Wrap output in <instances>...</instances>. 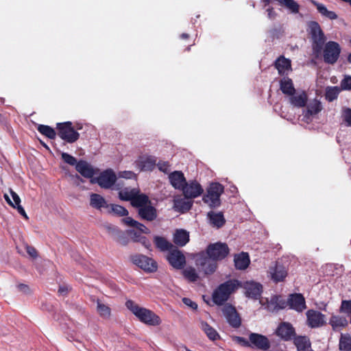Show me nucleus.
<instances>
[{
	"label": "nucleus",
	"instance_id": "obj_22",
	"mask_svg": "<svg viewBox=\"0 0 351 351\" xmlns=\"http://www.w3.org/2000/svg\"><path fill=\"white\" fill-rule=\"evenodd\" d=\"M169 178L171 185L178 189H183L186 184L184 173L182 171H175L169 174Z\"/></svg>",
	"mask_w": 351,
	"mask_h": 351
},
{
	"label": "nucleus",
	"instance_id": "obj_50",
	"mask_svg": "<svg viewBox=\"0 0 351 351\" xmlns=\"http://www.w3.org/2000/svg\"><path fill=\"white\" fill-rule=\"evenodd\" d=\"M62 158L66 163H67L70 165H72V166H73V165L76 166V164L78 162H77V160L75 157H73V156H71L67 153H62Z\"/></svg>",
	"mask_w": 351,
	"mask_h": 351
},
{
	"label": "nucleus",
	"instance_id": "obj_33",
	"mask_svg": "<svg viewBox=\"0 0 351 351\" xmlns=\"http://www.w3.org/2000/svg\"><path fill=\"white\" fill-rule=\"evenodd\" d=\"M121 221L125 225L135 228L137 230L141 231V232H144V234L149 233V230L145 225L134 220L130 217H126L122 219Z\"/></svg>",
	"mask_w": 351,
	"mask_h": 351
},
{
	"label": "nucleus",
	"instance_id": "obj_5",
	"mask_svg": "<svg viewBox=\"0 0 351 351\" xmlns=\"http://www.w3.org/2000/svg\"><path fill=\"white\" fill-rule=\"evenodd\" d=\"M311 34L313 40L312 49L314 54L317 57L321 54L326 41L325 35L319 25L316 21H312L310 24Z\"/></svg>",
	"mask_w": 351,
	"mask_h": 351
},
{
	"label": "nucleus",
	"instance_id": "obj_24",
	"mask_svg": "<svg viewBox=\"0 0 351 351\" xmlns=\"http://www.w3.org/2000/svg\"><path fill=\"white\" fill-rule=\"evenodd\" d=\"M308 101V96L305 91L299 93H294L289 96V103L296 108H303L306 106Z\"/></svg>",
	"mask_w": 351,
	"mask_h": 351
},
{
	"label": "nucleus",
	"instance_id": "obj_35",
	"mask_svg": "<svg viewBox=\"0 0 351 351\" xmlns=\"http://www.w3.org/2000/svg\"><path fill=\"white\" fill-rule=\"evenodd\" d=\"M262 292V285L259 283H250L246 287V293L249 297L257 299Z\"/></svg>",
	"mask_w": 351,
	"mask_h": 351
},
{
	"label": "nucleus",
	"instance_id": "obj_31",
	"mask_svg": "<svg viewBox=\"0 0 351 351\" xmlns=\"http://www.w3.org/2000/svg\"><path fill=\"white\" fill-rule=\"evenodd\" d=\"M189 241V234L186 230H177L173 235V242L176 245L183 247Z\"/></svg>",
	"mask_w": 351,
	"mask_h": 351
},
{
	"label": "nucleus",
	"instance_id": "obj_61",
	"mask_svg": "<svg viewBox=\"0 0 351 351\" xmlns=\"http://www.w3.org/2000/svg\"><path fill=\"white\" fill-rule=\"evenodd\" d=\"M267 15H268V17L270 19H274L276 16V12L274 11V8H269L267 10Z\"/></svg>",
	"mask_w": 351,
	"mask_h": 351
},
{
	"label": "nucleus",
	"instance_id": "obj_53",
	"mask_svg": "<svg viewBox=\"0 0 351 351\" xmlns=\"http://www.w3.org/2000/svg\"><path fill=\"white\" fill-rule=\"evenodd\" d=\"M128 234L130 236L131 239L133 241L137 242V239H138L141 237V234L139 230H130L128 231Z\"/></svg>",
	"mask_w": 351,
	"mask_h": 351
},
{
	"label": "nucleus",
	"instance_id": "obj_3",
	"mask_svg": "<svg viewBox=\"0 0 351 351\" xmlns=\"http://www.w3.org/2000/svg\"><path fill=\"white\" fill-rule=\"evenodd\" d=\"M224 191V187L219 182L211 183L207 189L206 194L203 197V201L212 208L221 205L220 196Z\"/></svg>",
	"mask_w": 351,
	"mask_h": 351
},
{
	"label": "nucleus",
	"instance_id": "obj_62",
	"mask_svg": "<svg viewBox=\"0 0 351 351\" xmlns=\"http://www.w3.org/2000/svg\"><path fill=\"white\" fill-rule=\"evenodd\" d=\"M134 176L132 171H123L121 173V176L127 179L132 178Z\"/></svg>",
	"mask_w": 351,
	"mask_h": 351
},
{
	"label": "nucleus",
	"instance_id": "obj_27",
	"mask_svg": "<svg viewBox=\"0 0 351 351\" xmlns=\"http://www.w3.org/2000/svg\"><path fill=\"white\" fill-rule=\"evenodd\" d=\"M280 89L284 95L287 96L294 95L296 92L293 80L288 77H283L280 80Z\"/></svg>",
	"mask_w": 351,
	"mask_h": 351
},
{
	"label": "nucleus",
	"instance_id": "obj_21",
	"mask_svg": "<svg viewBox=\"0 0 351 351\" xmlns=\"http://www.w3.org/2000/svg\"><path fill=\"white\" fill-rule=\"evenodd\" d=\"M156 161L155 156H142L136 161V165L141 171H152L156 165Z\"/></svg>",
	"mask_w": 351,
	"mask_h": 351
},
{
	"label": "nucleus",
	"instance_id": "obj_48",
	"mask_svg": "<svg viewBox=\"0 0 351 351\" xmlns=\"http://www.w3.org/2000/svg\"><path fill=\"white\" fill-rule=\"evenodd\" d=\"M342 117L347 126L351 127V108H343Z\"/></svg>",
	"mask_w": 351,
	"mask_h": 351
},
{
	"label": "nucleus",
	"instance_id": "obj_36",
	"mask_svg": "<svg viewBox=\"0 0 351 351\" xmlns=\"http://www.w3.org/2000/svg\"><path fill=\"white\" fill-rule=\"evenodd\" d=\"M287 305V301L281 299L278 295L272 296L269 302V306L272 307L273 311L285 308Z\"/></svg>",
	"mask_w": 351,
	"mask_h": 351
},
{
	"label": "nucleus",
	"instance_id": "obj_29",
	"mask_svg": "<svg viewBox=\"0 0 351 351\" xmlns=\"http://www.w3.org/2000/svg\"><path fill=\"white\" fill-rule=\"evenodd\" d=\"M207 216L210 223L217 228H221L226 223V219L221 212L215 213L213 211H210L208 213Z\"/></svg>",
	"mask_w": 351,
	"mask_h": 351
},
{
	"label": "nucleus",
	"instance_id": "obj_51",
	"mask_svg": "<svg viewBox=\"0 0 351 351\" xmlns=\"http://www.w3.org/2000/svg\"><path fill=\"white\" fill-rule=\"evenodd\" d=\"M340 311L347 314H351V300H342Z\"/></svg>",
	"mask_w": 351,
	"mask_h": 351
},
{
	"label": "nucleus",
	"instance_id": "obj_40",
	"mask_svg": "<svg viewBox=\"0 0 351 351\" xmlns=\"http://www.w3.org/2000/svg\"><path fill=\"white\" fill-rule=\"evenodd\" d=\"M341 351H351V337L349 334H341L339 343Z\"/></svg>",
	"mask_w": 351,
	"mask_h": 351
},
{
	"label": "nucleus",
	"instance_id": "obj_13",
	"mask_svg": "<svg viewBox=\"0 0 351 351\" xmlns=\"http://www.w3.org/2000/svg\"><path fill=\"white\" fill-rule=\"evenodd\" d=\"M307 325L311 328H319L326 324L325 315L318 311L310 309L306 311Z\"/></svg>",
	"mask_w": 351,
	"mask_h": 351
},
{
	"label": "nucleus",
	"instance_id": "obj_16",
	"mask_svg": "<svg viewBox=\"0 0 351 351\" xmlns=\"http://www.w3.org/2000/svg\"><path fill=\"white\" fill-rule=\"evenodd\" d=\"M183 193L186 198H195L199 196L204 191L202 186L196 181L185 184Z\"/></svg>",
	"mask_w": 351,
	"mask_h": 351
},
{
	"label": "nucleus",
	"instance_id": "obj_60",
	"mask_svg": "<svg viewBox=\"0 0 351 351\" xmlns=\"http://www.w3.org/2000/svg\"><path fill=\"white\" fill-rule=\"evenodd\" d=\"M18 289L19 291H21L25 293H28L29 292V287L25 284H19L18 285Z\"/></svg>",
	"mask_w": 351,
	"mask_h": 351
},
{
	"label": "nucleus",
	"instance_id": "obj_12",
	"mask_svg": "<svg viewBox=\"0 0 351 351\" xmlns=\"http://www.w3.org/2000/svg\"><path fill=\"white\" fill-rule=\"evenodd\" d=\"M169 263L176 269L184 268L186 265V257L176 247H173L167 255Z\"/></svg>",
	"mask_w": 351,
	"mask_h": 351
},
{
	"label": "nucleus",
	"instance_id": "obj_59",
	"mask_svg": "<svg viewBox=\"0 0 351 351\" xmlns=\"http://www.w3.org/2000/svg\"><path fill=\"white\" fill-rule=\"evenodd\" d=\"M16 208L19 213L21 214L25 219H28L29 217L27 215L26 213H25V209L23 208V207L20 204V205H18V206H15V208Z\"/></svg>",
	"mask_w": 351,
	"mask_h": 351
},
{
	"label": "nucleus",
	"instance_id": "obj_64",
	"mask_svg": "<svg viewBox=\"0 0 351 351\" xmlns=\"http://www.w3.org/2000/svg\"><path fill=\"white\" fill-rule=\"evenodd\" d=\"M69 289L66 286H60L58 289V293L62 295H65L68 293Z\"/></svg>",
	"mask_w": 351,
	"mask_h": 351
},
{
	"label": "nucleus",
	"instance_id": "obj_30",
	"mask_svg": "<svg viewBox=\"0 0 351 351\" xmlns=\"http://www.w3.org/2000/svg\"><path fill=\"white\" fill-rule=\"evenodd\" d=\"M293 343L298 351H309L311 348V343L306 336H297L294 338Z\"/></svg>",
	"mask_w": 351,
	"mask_h": 351
},
{
	"label": "nucleus",
	"instance_id": "obj_43",
	"mask_svg": "<svg viewBox=\"0 0 351 351\" xmlns=\"http://www.w3.org/2000/svg\"><path fill=\"white\" fill-rule=\"evenodd\" d=\"M330 324L334 330H336L345 327L348 324V322L344 317L333 315L330 319Z\"/></svg>",
	"mask_w": 351,
	"mask_h": 351
},
{
	"label": "nucleus",
	"instance_id": "obj_20",
	"mask_svg": "<svg viewBox=\"0 0 351 351\" xmlns=\"http://www.w3.org/2000/svg\"><path fill=\"white\" fill-rule=\"evenodd\" d=\"M269 270L271 279L276 282L283 281L287 276L286 268L278 262L276 263L274 267H270Z\"/></svg>",
	"mask_w": 351,
	"mask_h": 351
},
{
	"label": "nucleus",
	"instance_id": "obj_49",
	"mask_svg": "<svg viewBox=\"0 0 351 351\" xmlns=\"http://www.w3.org/2000/svg\"><path fill=\"white\" fill-rule=\"evenodd\" d=\"M340 88L342 90H351V76L345 75L341 81Z\"/></svg>",
	"mask_w": 351,
	"mask_h": 351
},
{
	"label": "nucleus",
	"instance_id": "obj_56",
	"mask_svg": "<svg viewBox=\"0 0 351 351\" xmlns=\"http://www.w3.org/2000/svg\"><path fill=\"white\" fill-rule=\"evenodd\" d=\"M182 302L184 304L190 306L193 309H197V304L195 302H193L191 299H189L188 298H184L182 299Z\"/></svg>",
	"mask_w": 351,
	"mask_h": 351
},
{
	"label": "nucleus",
	"instance_id": "obj_32",
	"mask_svg": "<svg viewBox=\"0 0 351 351\" xmlns=\"http://www.w3.org/2000/svg\"><path fill=\"white\" fill-rule=\"evenodd\" d=\"M150 200L149 199V197L143 193H138V191L136 190V192L134 195V196L132 198V200L131 202V205L139 209L140 208L145 206L147 204H150Z\"/></svg>",
	"mask_w": 351,
	"mask_h": 351
},
{
	"label": "nucleus",
	"instance_id": "obj_41",
	"mask_svg": "<svg viewBox=\"0 0 351 351\" xmlns=\"http://www.w3.org/2000/svg\"><path fill=\"white\" fill-rule=\"evenodd\" d=\"M154 241L156 247L162 251L168 250L169 252L174 247L172 243L162 237H156Z\"/></svg>",
	"mask_w": 351,
	"mask_h": 351
},
{
	"label": "nucleus",
	"instance_id": "obj_6",
	"mask_svg": "<svg viewBox=\"0 0 351 351\" xmlns=\"http://www.w3.org/2000/svg\"><path fill=\"white\" fill-rule=\"evenodd\" d=\"M56 129L57 135L68 143H73L80 138V134L74 129L71 121L57 123Z\"/></svg>",
	"mask_w": 351,
	"mask_h": 351
},
{
	"label": "nucleus",
	"instance_id": "obj_23",
	"mask_svg": "<svg viewBox=\"0 0 351 351\" xmlns=\"http://www.w3.org/2000/svg\"><path fill=\"white\" fill-rule=\"evenodd\" d=\"M75 169L82 176L86 178H92L95 174L93 168L86 162L82 160L78 161L76 164Z\"/></svg>",
	"mask_w": 351,
	"mask_h": 351
},
{
	"label": "nucleus",
	"instance_id": "obj_7",
	"mask_svg": "<svg viewBox=\"0 0 351 351\" xmlns=\"http://www.w3.org/2000/svg\"><path fill=\"white\" fill-rule=\"evenodd\" d=\"M204 252L210 258L218 262L225 259L228 256L230 248L227 243L219 241L210 243Z\"/></svg>",
	"mask_w": 351,
	"mask_h": 351
},
{
	"label": "nucleus",
	"instance_id": "obj_1",
	"mask_svg": "<svg viewBox=\"0 0 351 351\" xmlns=\"http://www.w3.org/2000/svg\"><path fill=\"white\" fill-rule=\"evenodd\" d=\"M241 286L237 279H230L220 284L213 292V302L217 306H223L230 299L232 294Z\"/></svg>",
	"mask_w": 351,
	"mask_h": 351
},
{
	"label": "nucleus",
	"instance_id": "obj_38",
	"mask_svg": "<svg viewBox=\"0 0 351 351\" xmlns=\"http://www.w3.org/2000/svg\"><path fill=\"white\" fill-rule=\"evenodd\" d=\"M202 328L206 334L207 337L212 341L217 340L220 338L219 333L217 330L210 326L207 322H202Z\"/></svg>",
	"mask_w": 351,
	"mask_h": 351
},
{
	"label": "nucleus",
	"instance_id": "obj_26",
	"mask_svg": "<svg viewBox=\"0 0 351 351\" xmlns=\"http://www.w3.org/2000/svg\"><path fill=\"white\" fill-rule=\"evenodd\" d=\"M234 267L239 270L245 269L250 265V256L246 252L237 254L234 257Z\"/></svg>",
	"mask_w": 351,
	"mask_h": 351
},
{
	"label": "nucleus",
	"instance_id": "obj_46",
	"mask_svg": "<svg viewBox=\"0 0 351 351\" xmlns=\"http://www.w3.org/2000/svg\"><path fill=\"white\" fill-rule=\"evenodd\" d=\"M280 5L287 8L292 13L297 14L299 12L300 5L294 0H278Z\"/></svg>",
	"mask_w": 351,
	"mask_h": 351
},
{
	"label": "nucleus",
	"instance_id": "obj_9",
	"mask_svg": "<svg viewBox=\"0 0 351 351\" xmlns=\"http://www.w3.org/2000/svg\"><path fill=\"white\" fill-rule=\"evenodd\" d=\"M132 263L147 273H154L157 271V263L145 255L136 254L131 257Z\"/></svg>",
	"mask_w": 351,
	"mask_h": 351
},
{
	"label": "nucleus",
	"instance_id": "obj_4",
	"mask_svg": "<svg viewBox=\"0 0 351 351\" xmlns=\"http://www.w3.org/2000/svg\"><path fill=\"white\" fill-rule=\"evenodd\" d=\"M195 263L199 271H202L205 276L213 274L218 268V263L210 258L204 251L196 254Z\"/></svg>",
	"mask_w": 351,
	"mask_h": 351
},
{
	"label": "nucleus",
	"instance_id": "obj_18",
	"mask_svg": "<svg viewBox=\"0 0 351 351\" xmlns=\"http://www.w3.org/2000/svg\"><path fill=\"white\" fill-rule=\"evenodd\" d=\"M138 215L141 219L147 221H153L158 216L156 208L151 203L138 209Z\"/></svg>",
	"mask_w": 351,
	"mask_h": 351
},
{
	"label": "nucleus",
	"instance_id": "obj_63",
	"mask_svg": "<svg viewBox=\"0 0 351 351\" xmlns=\"http://www.w3.org/2000/svg\"><path fill=\"white\" fill-rule=\"evenodd\" d=\"M27 252L32 257H36L37 256V252L34 247H27Z\"/></svg>",
	"mask_w": 351,
	"mask_h": 351
},
{
	"label": "nucleus",
	"instance_id": "obj_25",
	"mask_svg": "<svg viewBox=\"0 0 351 351\" xmlns=\"http://www.w3.org/2000/svg\"><path fill=\"white\" fill-rule=\"evenodd\" d=\"M310 2L317 8V12L322 16L330 20H335L338 18L337 14L333 11L328 10L324 4L319 3L316 0H310Z\"/></svg>",
	"mask_w": 351,
	"mask_h": 351
},
{
	"label": "nucleus",
	"instance_id": "obj_2",
	"mask_svg": "<svg viewBox=\"0 0 351 351\" xmlns=\"http://www.w3.org/2000/svg\"><path fill=\"white\" fill-rule=\"evenodd\" d=\"M125 306L141 322L154 326L160 324V317L152 311L139 306L131 300L126 301Z\"/></svg>",
	"mask_w": 351,
	"mask_h": 351
},
{
	"label": "nucleus",
	"instance_id": "obj_54",
	"mask_svg": "<svg viewBox=\"0 0 351 351\" xmlns=\"http://www.w3.org/2000/svg\"><path fill=\"white\" fill-rule=\"evenodd\" d=\"M10 195L13 199V201H14V204L16 206L18 205H20L21 204V198L18 195V194L14 192L12 189H10Z\"/></svg>",
	"mask_w": 351,
	"mask_h": 351
},
{
	"label": "nucleus",
	"instance_id": "obj_52",
	"mask_svg": "<svg viewBox=\"0 0 351 351\" xmlns=\"http://www.w3.org/2000/svg\"><path fill=\"white\" fill-rule=\"evenodd\" d=\"M156 165L160 171L164 173H167L169 171L170 167L169 162L160 160L158 163H156Z\"/></svg>",
	"mask_w": 351,
	"mask_h": 351
},
{
	"label": "nucleus",
	"instance_id": "obj_39",
	"mask_svg": "<svg viewBox=\"0 0 351 351\" xmlns=\"http://www.w3.org/2000/svg\"><path fill=\"white\" fill-rule=\"evenodd\" d=\"M341 90H342L339 86H328L325 93L326 99L330 102L337 99Z\"/></svg>",
	"mask_w": 351,
	"mask_h": 351
},
{
	"label": "nucleus",
	"instance_id": "obj_19",
	"mask_svg": "<svg viewBox=\"0 0 351 351\" xmlns=\"http://www.w3.org/2000/svg\"><path fill=\"white\" fill-rule=\"evenodd\" d=\"M276 335L285 341L292 339L295 335V329L293 326L288 322L281 323L276 330Z\"/></svg>",
	"mask_w": 351,
	"mask_h": 351
},
{
	"label": "nucleus",
	"instance_id": "obj_58",
	"mask_svg": "<svg viewBox=\"0 0 351 351\" xmlns=\"http://www.w3.org/2000/svg\"><path fill=\"white\" fill-rule=\"evenodd\" d=\"M137 242L143 244L146 248H149L150 246V243L146 237L141 235V237L137 239Z\"/></svg>",
	"mask_w": 351,
	"mask_h": 351
},
{
	"label": "nucleus",
	"instance_id": "obj_42",
	"mask_svg": "<svg viewBox=\"0 0 351 351\" xmlns=\"http://www.w3.org/2000/svg\"><path fill=\"white\" fill-rule=\"evenodd\" d=\"M184 277L191 282H195L199 279L196 269L193 267H188L182 271Z\"/></svg>",
	"mask_w": 351,
	"mask_h": 351
},
{
	"label": "nucleus",
	"instance_id": "obj_10",
	"mask_svg": "<svg viewBox=\"0 0 351 351\" xmlns=\"http://www.w3.org/2000/svg\"><path fill=\"white\" fill-rule=\"evenodd\" d=\"M341 47L335 41H328L323 50L324 60L327 64H335L340 55Z\"/></svg>",
	"mask_w": 351,
	"mask_h": 351
},
{
	"label": "nucleus",
	"instance_id": "obj_11",
	"mask_svg": "<svg viewBox=\"0 0 351 351\" xmlns=\"http://www.w3.org/2000/svg\"><path fill=\"white\" fill-rule=\"evenodd\" d=\"M117 176L112 169H107L100 173V175L90 180L92 184L97 183L103 189H110L115 183Z\"/></svg>",
	"mask_w": 351,
	"mask_h": 351
},
{
	"label": "nucleus",
	"instance_id": "obj_34",
	"mask_svg": "<svg viewBox=\"0 0 351 351\" xmlns=\"http://www.w3.org/2000/svg\"><path fill=\"white\" fill-rule=\"evenodd\" d=\"M322 108L321 102L317 100H314L313 102H311L308 105L304 117L306 119H310L312 116L318 114L322 110Z\"/></svg>",
	"mask_w": 351,
	"mask_h": 351
},
{
	"label": "nucleus",
	"instance_id": "obj_37",
	"mask_svg": "<svg viewBox=\"0 0 351 351\" xmlns=\"http://www.w3.org/2000/svg\"><path fill=\"white\" fill-rule=\"evenodd\" d=\"M37 130L43 135L49 138V139H55L57 132L55 130L47 125L39 124L37 126Z\"/></svg>",
	"mask_w": 351,
	"mask_h": 351
},
{
	"label": "nucleus",
	"instance_id": "obj_15",
	"mask_svg": "<svg viewBox=\"0 0 351 351\" xmlns=\"http://www.w3.org/2000/svg\"><path fill=\"white\" fill-rule=\"evenodd\" d=\"M290 308L298 312H302L306 308L305 298L301 293L290 294L287 300Z\"/></svg>",
	"mask_w": 351,
	"mask_h": 351
},
{
	"label": "nucleus",
	"instance_id": "obj_47",
	"mask_svg": "<svg viewBox=\"0 0 351 351\" xmlns=\"http://www.w3.org/2000/svg\"><path fill=\"white\" fill-rule=\"evenodd\" d=\"M136 192V190L135 189H132L131 190H129L128 189H125L124 190H121L119 191V197L121 200L130 201L131 202Z\"/></svg>",
	"mask_w": 351,
	"mask_h": 351
},
{
	"label": "nucleus",
	"instance_id": "obj_14",
	"mask_svg": "<svg viewBox=\"0 0 351 351\" xmlns=\"http://www.w3.org/2000/svg\"><path fill=\"white\" fill-rule=\"evenodd\" d=\"M251 348L261 350H267L271 344L269 339L261 334L251 332L250 334Z\"/></svg>",
	"mask_w": 351,
	"mask_h": 351
},
{
	"label": "nucleus",
	"instance_id": "obj_44",
	"mask_svg": "<svg viewBox=\"0 0 351 351\" xmlns=\"http://www.w3.org/2000/svg\"><path fill=\"white\" fill-rule=\"evenodd\" d=\"M108 212L109 213H114L119 217L127 216L128 215V211L125 208L117 204H109Z\"/></svg>",
	"mask_w": 351,
	"mask_h": 351
},
{
	"label": "nucleus",
	"instance_id": "obj_8",
	"mask_svg": "<svg viewBox=\"0 0 351 351\" xmlns=\"http://www.w3.org/2000/svg\"><path fill=\"white\" fill-rule=\"evenodd\" d=\"M221 312L228 324L233 328H239L241 326L242 319L235 306L226 303L221 308Z\"/></svg>",
	"mask_w": 351,
	"mask_h": 351
},
{
	"label": "nucleus",
	"instance_id": "obj_57",
	"mask_svg": "<svg viewBox=\"0 0 351 351\" xmlns=\"http://www.w3.org/2000/svg\"><path fill=\"white\" fill-rule=\"evenodd\" d=\"M178 204H180L181 209L186 211L189 210L192 207V204L190 202H179Z\"/></svg>",
	"mask_w": 351,
	"mask_h": 351
},
{
	"label": "nucleus",
	"instance_id": "obj_45",
	"mask_svg": "<svg viewBox=\"0 0 351 351\" xmlns=\"http://www.w3.org/2000/svg\"><path fill=\"white\" fill-rule=\"evenodd\" d=\"M97 311L99 315L103 318H109L111 315L110 308L101 303L99 300H97Z\"/></svg>",
	"mask_w": 351,
	"mask_h": 351
},
{
	"label": "nucleus",
	"instance_id": "obj_55",
	"mask_svg": "<svg viewBox=\"0 0 351 351\" xmlns=\"http://www.w3.org/2000/svg\"><path fill=\"white\" fill-rule=\"evenodd\" d=\"M237 341L241 343L243 346L251 348L250 338L246 339L244 337H237Z\"/></svg>",
	"mask_w": 351,
	"mask_h": 351
},
{
	"label": "nucleus",
	"instance_id": "obj_17",
	"mask_svg": "<svg viewBox=\"0 0 351 351\" xmlns=\"http://www.w3.org/2000/svg\"><path fill=\"white\" fill-rule=\"evenodd\" d=\"M274 66L278 70V74L283 77H287L289 73L292 71L291 60L283 56H280L276 60Z\"/></svg>",
	"mask_w": 351,
	"mask_h": 351
},
{
	"label": "nucleus",
	"instance_id": "obj_28",
	"mask_svg": "<svg viewBox=\"0 0 351 351\" xmlns=\"http://www.w3.org/2000/svg\"><path fill=\"white\" fill-rule=\"evenodd\" d=\"M90 205L93 208L101 210V208H108L109 204L106 199L99 194L92 193L90 196Z\"/></svg>",
	"mask_w": 351,
	"mask_h": 351
}]
</instances>
